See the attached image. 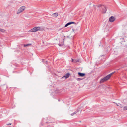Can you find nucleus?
Instances as JSON below:
<instances>
[{"label": "nucleus", "mask_w": 127, "mask_h": 127, "mask_svg": "<svg viewBox=\"0 0 127 127\" xmlns=\"http://www.w3.org/2000/svg\"><path fill=\"white\" fill-rule=\"evenodd\" d=\"M113 74V73H111L108 75L103 78L100 81V83H102L108 80Z\"/></svg>", "instance_id": "f03ea898"}, {"label": "nucleus", "mask_w": 127, "mask_h": 127, "mask_svg": "<svg viewBox=\"0 0 127 127\" xmlns=\"http://www.w3.org/2000/svg\"><path fill=\"white\" fill-rule=\"evenodd\" d=\"M44 29L43 27H36L31 29L29 31V32H36L38 31H43Z\"/></svg>", "instance_id": "f257e3e1"}, {"label": "nucleus", "mask_w": 127, "mask_h": 127, "mask_svg": "<svg viewBox=\"0 0 127 127\" xmlns=\"http://www.w3.org/2000/svg\"><path fill=\"white\" fill-rule=\"evenodd\" d=\"M31 45V44H25L24 45V47H26L27 46H30Z\"/></svg>", "instance_id": "9b49d317"}, {"label": "nucleus", "mask_w": 127, "mask_h": 127, "mask_svg": "<svg viewBox=\"0 0 127 127\" xmlns=\"http://www.w3.org/2000/svg\"><path fill=\"white\" fill-rule=\"evenodd\" d=\"M78 74L80 76L83 77L85 75V74L84 73H81L80 72L78 73Z\"/></svg>", "instance_id": "1a4fd4ad"}, {"label": "nucleus", "mask_w": 127, "mask_h": 127, "mask_svg": "<svg viewBox=\"0 0 127 127\" xmlns=\"http://www.w3.org/2000/svg\"><path fill=\"white\" fill-rule=\"evenodd\" d=\"M5 31L4 29L0 28V31L1 32H4Z\"/></svg>", "instance_id": "f8f14e48"}, {"label": "nucleus", "mask_w": 127, "mask_h": 127, "mask_svg": "<svg viewBox=\"0 0 127 127\" xmlns=\"http://www.w3.org/2000/svg\"><path fill=\"white\" fill-rule=\"evenodd\" d=\"M59 46H61V45L60 44H59Z\"/></svg>", "instance_id": "f3484780"}, {"label": "nucleus", "mask_w": 127, "mask_h": 127, "mask_svg": "<svg viewBox=\"0 0 127 127\" xmlns=\"http://www.w3.org/2000/svg\"><path fill=\"white\" fill-rule=\"evenodd\" d=\"M11 123H9V124H7V125H11Z\"/></svg>", "instance_id": "2eb2a0df"}, {"label": "nucleus", "mask_w": 127, "mask_h": 127, "mask_svg": "<svg viewBox=\"0 0 127 127\" xmlns=\"http://www.w3.org/2000/svg\"><path fill=\"white\" fill-rule=\"evenodd\" d=\"M103 11H102V13H106L107 11V9L105 6H103L102 7Z\"/></svg>", "instance_id": "39448f33"}, {"label": "nucleus", "mask_w": 127, "mask_h": 127, "mask_svg": "<svg viewBox=\"0 0 127 127\" xmlns=\"http://www.w3.org/2000/svg\"><path fill=\"white\" fill-rule=\"evenodd\" d=\"M58 14L57 13H55L52 14V16L53 17H57L58 16Z\"/></svg>", "instance_id": "9d476101"}, {"label": "nucleus", "mask_w": 127, "mask_h": 127, "mask_svg": "<svg viewBox=\"0 0 127 127\" xmlns=\"http://www.w3.org/2000/svg\"><path fill=\"white\" fill-rule=\"evenodd\" d=\"M123 109L124 110H127V106L124 107L123 108Z\"/></svg>", "instance_id": "ddd939ff"}, {"label": "nucleus", "mask_w": 127, "mask_h": 127, "mask_svg": "<svg viewBox=\"0 0 127 127\" xmlns=\"http://www.w3.org/2000/svg\"><path fill=\"white\" fill-rule=\"evenodd\" d=\"M115 20V18L113 16H111L109 19V21L112 22H113Z\"/></svg>", "instance_id": "20e7f679"}, {"label": "nucleus", "mask_w": 127, "mask_h": 127, "mask_svg": "<svg viewBox=\"0 0 127 127\" xmlns=\"http://www.w3.org/2000/svg\"><path fill=\"white\" fill-rule=\"evenodd\" d=\"M75 23V22H69L68 23H67V24H66L65 26L64 27H67L69 25H70V24H74Z\"/></svg>", "instance_id": "0eeeda50"}, {"label": "nucleus", "mask_w": 127, "mask_h": 127, "mask_svg": "<svg viewBox=\"0 0 127 127\" xmlns=\"http://www.w3.org/2000/svg\"><path fill=\"white\" fill-rule=\"evenodd\" d=\"M25 8V6H22L20 7L19 9L18 10L17 12V14H20L22 12Z\"/></svg>", "instance_id": "7ed1b4c3"}, {"label": "nucleus", "mask_w": 127, "mask_h": 127, "mask_svg": "<svg viewBox=\"0 0 127 127\" xmlns=\"http://www.w3.org/2000/svg\"><path fill=\"white\" fill-rule=\"evenodd\" d=\"M70 74L69 73H67L65 74V75L64 76V78L67 79L68 78Z\"/></svg>", "instance_id": "423d86ee"}, {"label": "nucleus", "mask_w": 127, "mask_h": 127, "mask_svg": "<svg viewBox=\"0 0 127 127\" xmlns=\"http://www.w3.org/2000/svg\"><path fill=\"white\" fill-rule=\"evenodd\" d=\"M78 110H77L75 112H73V113H72L71 114V115L72 116H73L74 115H77V112H78Z\"/></svg>", "instance_id": "6e6552de"}, {"label": "nucleus", "mask_w": 127, "mask_h": 127, "mask_svg": "<svg viewBox=\"0 0 127 127\" xmlns=\"http://www.w3.org/2000/svg\"><path fill=\"white\" fill-rule=\"evenodd\" d=\"M71 60H72V62H73V60L72 59H71Z\"/></svg>", "instance_id": "dca6fc26"}, {"label": "nucleus", "mask_w": 127, "mask_h": 127, "mask_svg": "<svg viewBox=\"0 0 127 127\" xmlns=\"http://www.w3.org/2000/svg\"><path fill=\"white\" fill-rule=\"evenodd\" d=\"M77 80H81V79H80V78H78L77 79Z\"/></svg>", "instance_id": "4468645a"}]
</instances>
